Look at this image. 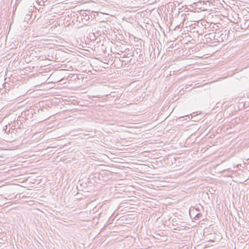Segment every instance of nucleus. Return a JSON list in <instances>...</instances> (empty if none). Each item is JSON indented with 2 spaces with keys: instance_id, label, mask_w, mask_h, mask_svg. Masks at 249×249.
Returning <instances> with one entry per match:
<instances>
[{
  "instance_id": "0eeeda50",
  "label": "nucleus",
  "mask_w": 249,
  "mask_h": 249,
  "mask_svg": "<svg viewBox=\"0 0 249 249\" xmlns=\"http://www.w3.org/2000/svg\"><path fill=\"white\" fill-rule=\"evenodd\" d=\"M202 217V213H197L195 215V217H194L195 219L196 220H198L200 219Z\"/></svg>"
},
{
  "instance_id": "20e7f679",
  "label": "nucleus",
  "mask_w": 249,
  "mask_h": 249,
  "mask_svg": "<svg viewBox=\"0 0 249 249\" xmlns=\"http://www.w3.org/2000/svg\"><path fill=\"white\" fill-rule=\"evenodd\" d=\"M15 129V128L12 129V131L10 132L11 134V140H9V141H14L16 139V137L15 136L16 133L14 131Z\"/></svg>"
},
{
  "instance_id": "6e6552de",
  "label": "nucleus",
  "mask_w": 249,
  "mask_h": 249,
  "mask_svg": "<svg viewBox=\"0 0 249 249\" xmlns=\"http://www.w3.org/2000/svg\"><path fill=\"white\" fill-rule=\"evenodd\" d=\"M211 36V34H206L205 36L206 37V38L208 37V36Z\"/></svg>"
},
{
  "instance_id": "7ed1b4c3",
  "label": "nucleus",
  "mask_w": 249,
  "mask_h": 249,
  "mask_svg": "<svg viewBox=\"0 0 249 249\" xmlns=\"http://www.w3.org/2000/svg\"><path fill=\"white\" fill-rule=\"evenodd\" d=\"M191 208H194L195 209V211H196L197 213H200L201 210H203V208L202 206L199 205L198 206H196L194 207H192Z\"/></svg>"
},
{
  "instance_id": "f257e3e1",
  "label": "nucleus",
  "mask_w": 249,
  "mask_h": 249,
  "mask_svg": "<svg viewBox=\"0 0 249 249\" xmlns=\"http://www.w3.org/2000/svg\"><path fill=\"white\" fill-rule=\"evenodd\" d=\"M35 113L33 111H30L29 110H26L22 112L21 113V119H23L24 121L26 120H30L33 117V114Z\"/></svg>"
},
{
  "instance_id": "39448f33",
  "label": "nucleus",
  "mask_w": 249,
  "mask_h": 249,
  "mask_svg": "<svg viewBox=\"0 0 249 249\" xmlns=\"http://www.w3.org/2000/svg\"><path fill=\"white\" fill-rule=\"evenodd\" d=\"M8 126L7 125L5 126V128H3V130L5 131V133H6V135L7 137H6L7 139H9V135L10 133V128H9V129L7 130Z\"/></svg>"
},
{
  "instance_id": "423d86ee",
  "label": "nucleus",
  "mask_w": 249,
  "mask_h": 249,
  "mask_svg": "<svg viewBox=\"0 0 249 249\" xmlns=\"http://www.w3.org/2000/svg\"><path fill=\"white\" fill-rule=\"evenodd\" d=\"M197 212L195 211V209L194 208H190L189 211V213L191 217L193 216L195 217V215L197 213Z\"/></svg>"
},
{
  "instance_id": "f03ea898",
  "label": "nucleus",
  "mask_w": 249,
  "mask_h": 249,
  "mask_svg": "<svg viewBox=\"0 0 249 249\" xmlns=\"http://www.w3.org/2000/svg\"><path fill=\"white\" fill-rule=\"evenodd\" d=\"M22 122H24L23 119H21V116H18L16 121H14V125L12 126V127L14 126V128L18 127V128H20V126L22 124Z\"/></svg>"
}]
</instances>
